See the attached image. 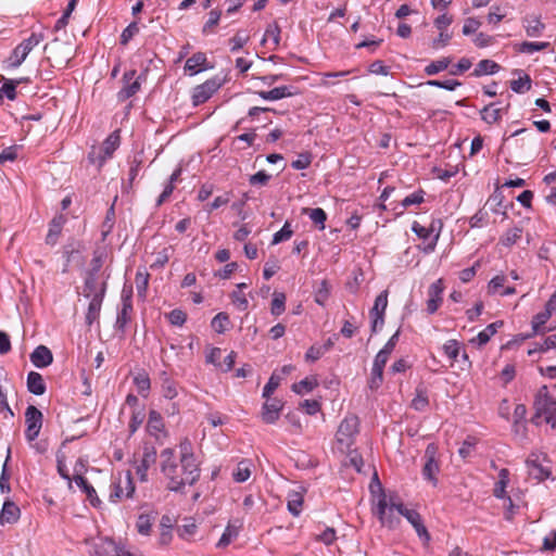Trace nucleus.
Returning <instances> with one entry per match:
<instances>
[{
  "label": "nucleus",
  "instance_id": "f257e3e1",
  "mask_svg": "<svg viewBox=\"0 0 556 556\" xmlns=\"http://www.w3.org/2000/svg\"><path fill=\"white\" fill-rule=\"evenodd\" d=\"M160 469L167 480L170 491H180L186 485L194 484L200 478V463L194 456L192 444L184 440L179 444V456L172 448H164L160 454Z\"/></svg>",
  "mask_w": 556,
  "mask_h": 556
},
{
  "label": "nucleus",
  "instance_id": "f03ea898",
  "mask_svg": "<svg viewBox=\"0 0 556 556\" xmlns=\"http://www.w3.org/2000/svg\"><path fill=\"white\" fill-rule=\"evenodd\" d=\"M401 507H405L395 493L387 494L380 490L375 496L374 511L383 526L394 528L399 525Z\"/></svg>",
  "mask_w": 556,
  "mask_h": 556
},
{
  "label": "nucleus",
  "instance_id": "7ed1b4c3",
  "mask_svg": "<svg viewBox=\"0 0 556 556\" xmlns=\"http://www.w3.org/2000/svg\"><path fill=\"white\" fill-rule=\"evenodd\" d=\"M534 415L532 422L536 426L549 425L556 428V395L549 393L546 386L540 388L534 400Z\"/></svg>",
  "mask_w": 556,
  "mask_h": 556
},
{
  "label": "nucleus",
  "instance_id": "20e7f679",
  "mask_svg": "<svg viewBox=\"0 0 556 556\" xmlns=\"http://www.w3.org/2000/svg\"><path fill=\"white\" fill-rule=\"evenodd\" d=\"M359 420L355 415H348L339 425L336 440L341 452H349L358 433Z\"/></svg>",
  "mask_w": 556,
  "mask_h": 556
},
{
  "label": "nucleus",
  "instance_id": "39448f33",
  "mask_svg": "<svg viewBox=\"0 0 556 556\" xmlns=\"http://www.w3.org/2000/svg\"><path fill=\"white\" fill-rule=\"evenodd\" d=\"M121 137L118 131H113L102 143L100 148H92L88 155L90 163L101 168L103 164L112 157L115 150L119 147Z\"/></svg>",
  "mask_w": 556,
  "mask_h": 556
},
{
  "label": "nucleus",
  "instance_id": "423d86ee",
  "mask_svg": "<svg viewBox=\"0 0 556 556\" xmlns=\"http://www.w3.org/2000/svg\"><path fill=\"white\" fill-rule=\"evenodd\" d=\"M135 492V484L130 471L117 473L111 484L110 501L116 503L130 498Z\"/></svg>",
  "mask_w": 556,
  "mask_h": 556
},
{
  "label": "nucleus",
  "instance_id": "0eeeda50",
  "mask_svg": "<svg viewBox=\"0 0 556 556\" xmlns=\"http://www.w3.org/2000/svg\"><path fill=\"white\" fill-rule=\"evenodd\" d=\"M43 39L42 34L33 33L28 38L17 45L9 58V66L17 68L26 60L30 51L37 47Z\"/></svg>",
  "mask_w": 556,
  "mask_h": 556
},
{
  "label": "nucleus",
  "instance_id": "6e6552de",
  "mask_svg": "<svg viewBox=\"0 0 556 556\" xmlns=\"http://www.w3.org/2000/svg\"><path fill=\"white\" fill-rule=\"evenodd\" d=\"M438 446L434 443L427 445L425 451V465L422 468V477L433 486L438 485L437 475L440 471V465L437 459Z\"/></svg>",
  "mask_w": 556,
  "mask_h": 556
},
{
  "label": "nucleus",
  "instance_id": "1a4fd4ad",
  "mask_svg": "<svg viewBox=\"0 0 556 556\" xmlns=\"http://www.w3.org/2000/svg\"><path fill=\"white\" fill-rule=\"evenodd\" d=\"M43 415L35 406L29 405L25 410V439L28 443H34L38 438L42 427Z\"/></svg>",
  "mask_w": 556,
  "mask_h": 556
},
{
  "label": "nucleus",
  "instance_id": "9d476101",
  "mask_svg": "<svg viewBox=\"0 0 556 556\" xmlns=\"http://www.w3.org/2000/svg\"><path fill=\"white\" fill-rule=\"evenodd\" d=\"M388 306V291H382L375 300L374 306L370 309L371 330L377 332L384 324V312Z\"/></svg>",
  "mask_w": 556,
  "mask_h": 556
},
{
  "label": "nucleus",
  "instance_id": "9b49d317",
  "mask_svg": "<svg viewBox=\"0 0 556 556\" xmlns=\"http://www.w3.org/2000/svg\"><path fill=\"white\" fill-rule=\"evenodd\" d=\"M141 76L136 78V71L131 70L125 72L123 75V88L117 93V99L121 102L126 101L127 99L135 96L141 87Z\"/></svg>",
  "mask_w": 556,
  "mask_h": 556
},
{
  "label": "nucleus",
  "instance_id": "f8f14e48",
  "mask_svg": "<svg viewBox=\"0 0 556 556\" xmlns=\"http://www.w3.org/2000/svg\"><path fill=\"white\" fill-rule=\"evenodd\" d=\"M401 509L400 515L406 518V520L414 527L419 539L425 543H428L430 541V535L424 525L420 514L417 510L407 507H401Z\"/></svg>",
  "mask_w": 556,
  "mask_h": 556
},
{
  "label": "nucleus",
  "instance_id": "ddd939ff",
  "mask_svg": "<svg viewBox=\"0 0 556 556\" xmlns=\"http://www.w3.org/2000/svg\"><path fill=\"white\" fill-rule=\"evenodd\" d=\"M509 482V471L506 468H503L498 472V481L495 483L494 486V496L497 498H504L507 502L506 508V518L511 519L513 513H514V504L510 497L506 496V488Z\"/></svg>",
  "mask_w": 556,
  "mask_h": 556
},
{
  "label": "nucleus",
  "instance_id": "4468645a",
  "mask_svg": "<svg viewBox=\"0 0 556 556\" xmlns=\"http://www.w3.org/2000/svg\"><path fill=\"white\" fill-rule=\"evenodd\" d=\"M219 88V84L215 79H210L194 88L192 93L193 104L200 105L206 102Z\"/></svg>",
  "mask_w": 556,
  "mask_h": 556
},
{
  "label": "nucleus",
  "instance_id": "2eb2a0df",
  "mask_svg": "<svg viewBox=\"0 0 556 556\" xmlns=\"http://www.w3.org/2000/svg\"><path fill=\"white\" fill-rule=\"evenodd\" d=\"M400 331L397 330L383 345V348L377 353L374 364L375 371L378 375L380 370H383L391 353L393 352L397 341H399Z\"/></svg>",
  "mask_w": 556,
  "mask_h": 556
},
{
  "label": "nucleus",
  "instance_id": "dca6fc26",
  "mask_svg": "<svg viewBox=\"0 0 556 556\" xmlns=\"http://www.w3.org/2000/svg\"><path fill=\"white\" fill-rule=\"evenodd\" d=\"M444 286L442 279H438L428 289L427 312L434 314L442 304Z\"/></svg>",
  "mask_w": 556,
  "mask_h": 556
},
{
  "label": "nucleus",
  "instance_id": "f3484780",
  "mask_svg": "<svg viewBox=\"0 0 556 556\" xmlns=\"http://www.w3.org/2000/svg\"><path fill=\"white\" fill-rule=\"evenodd\" d=\"M283 408V403L278 399L267 400L262 407V419L266 424H275Z\"/></svg>",
  "mask_w": 556,
  "mask_h": 556
},
{
  "label": "nucleus",
  "instance_id": "a211bd4d",
  "mask_svg": "<svg viewBox=\"0 0 556 556\" xmlns=\"http://www.w3.org/2000/svg\"><path fill=\"white\" fill-rule=\"evenodd\" d=\"M156 451L154 447H144L142 458L136 468V473L140 481L144 482L148 480V470L156 462Z\"/></svg>",
  "mask_w": 556,
  "mask_h": 556
},
{
  "label": "nucleus",
  "instance_id": "6ab92c4d",
  "mask_svg": "<svg viewBox=\"0 0 556 556\" xmlns=\"http://www.w3.org/2000/svg\"><path fill=\"white\" fill-rule=\"evenodd\" d=\"M527 467L529 475L539 481L545 480L551 476L549 468L541 463L540 456L536 454L530 455L527 459Z\"/></svg>",
  "mask_w": 556,
  "mask_h": 556
},
{
  "label": "nucleus",
  "instance_id": "aec40b11",
  "mask_svg": "<svg viewBox=\"0 0 556 556\" xmlns=\"http://www.w3.org/2000/svg\"><path fill=\"white\" fill-rule=\"evenodd\" d=\"M30 362L37 368H45L52 364V352L46 345H38L30 354Z\"/></svg>",
  "mask_w": 556,
  "mask_h": 556
},
{
  "label": "nucleus",
  "instance_id": "412c9836",
  "mask_svg": "<svg viewBox=\"0 0 556 556\" xmlns=\"http://www.w3.org/2000/svg\"><path fill=\"white\" fill-rule=\"evenodd\" d=\"M20 514L18 506L7 496L0 510V523H14L18 520Z\"/></svg>",
  "mask_w": 556,
  "mask_h": 556
},
{
  "label": "nucleus",
  "instance_id": "4be33fe9",
  "mask_svg": "<svg viewBox=\"0 0 556 556\" xmlns=\"http://www.w3.org/2000/svg\"><path fill=\"white\" fill-rule=\"evenodd\" d=\"M263 100L266 101H277L283 98L292 97L295 94L294 88L290 86H280L276 87L268 91H257L256 92Z\"/></svg>",
  "mask_w": 556,
  "mask_h": 556
},
{
  "label": "nucleus",
  "instance_id": "5701e85b",
  "mask_svg": "<svg viewBox=\"0 0 556 556\" xmlns=\"http://www.w3.org/2000/svg\"><path fill=\"white\" fill-rule=\"evenodd\" d=\"M160 380L161 392L166 400H174L178 396V383L166 371L160 374Z\"/></svg>",
  "mask_w": 556,
  "mask_h": 556
},
{
  "label": "nucleus",
  "instance_id": "b1692460",
  "mask_svg": "<svg viewBox=\"0 0 556 556\" xmlns=\"http://www.w3.org/2000/svg\"><path fill=\"white\" fill-rule=\"evenodd\" d=\"M425 194L426 192L422 189H419L412 194L405 197L402 202L393 207V211H395L396 216H401L404 212V210L408 208L413 205H419L425 201Z\"/></svg>",
  "mask_w": 556,
  "mask_h": 556
},
{
  "label": "nucleus",
  "instance_id": "393cba45",
  "mask_svg": "<svg viewBox=\"0 0 556 556\" xmlns=\"http://www.w3.org/2000/svg\"><path fill=\"white\" fill-rule=\"evenodd\" d=\"M99 292H101V298H104L105 283L100 282L93 274H90L85 280L84 295L92 299L94 295H98Z\"/></svg>",
  "mask_w": 556,
  "mask_h": 556
},
{
  "label": "nucleus",
  "instance_id": "a878e982",
  "mask_svg": "<svg viewBox=\"0 0 556 556\" xmlns=\"http://www.w3.org/2000/svg\"><path fill=\"white\" fill-rule=\"evenodd\" d=\"M503 325L502 321H495L488 325L483 330H481L476 337L470 339V343L480 348L486 344L490 339L497 332V329Z\"/></svg>",
  "mask_w": 556,
  "mask_h": 556
},
{
  "label": "nucleus",
  "instance_id": "bb28decb",
  "mask_svg": "<svg viewBox=\"0 0 556 556\" xmlns=\"http://www.w3.org/2000/svg\"><path fill=\"white\" fill-rule=\"evenodd\" d=\"M241 525L237 521L235 522H228L224 533L222 534L219 541L217 542L216 546L218 548H225L227 547L235 539L238 538L240 532Z\"/></svg>",
  "mask_w": 556,
  "mask_h": 556
},
{
  "label": "nucleus",
  "instance_id": "cd10ccee",
  "mask_svg": "<svg viewBox=\"0 0 556 556\" xmlns=\"http://www.w3.org/2000/svg\"><path fill=\"white\" fill-rule=\"evenodd\" d=\"M27 389L35 395H42L46 392V383L39 372L30 371L27 375Z\"/></svg>",
  "mask_w": 556,
  "mask_h": 556
},
{
  "label": "nucleus",
  "instance_id": "c85d7f7f",
  "mask_svg": "<svg viewBox=\"0 0 556 556\" xmlns=\"http://www.w3.org/2000/svg\"><path fill=\"white\" fill-rule=\"evenodd\" d=\"M134 384L138 393L147 399L151 389V380L149 375L144 370L138 371L132 378Z\"/></svg>",
  "mask_w": 556,
  "mask_h": 556
},
{
  "label": "nucleus",
  "instance_id": "c756f323",
  "mask_svg": "<svg viewBox=\"0 0 556 556\" xmlns=\"http://www.w3.org/2000/svg\"><path fill=\"white\" fill-rule=\"evenodd\" d=\"M206 60V55L203 52L194 53L186 61L185 70L188 71L191 75L198 74L199 72L205 70Z\"/></svg>",
  "mask_w": 556,
  "mask_h": 556
},
{
  "label": "nucleus",
  "instance_id": "7c9ffc66",
  "mask_svg": "<svg viewBox=\"0 0 556 556\" xmlns=\"http://www.w3.org/2000/svg\"><path fill=\"white\" fill-rule=\"evenodd\" d=\"M65 217L63 215H59L54 217L49 226V231L46 237V242L48 244L54 245L58 241L59 235L64 226Z\"/></svg>",
  "mask_w": 556,
  "mask_h": 556
},
{
  "label": "nucleus",
  "instance_id": "2f4dec72",
  "mask_svg": "<svg viewBox=\"0 0 556 556\" xmlns=\"http://www.w3.org/2000/svg\"><path fill=\"white\" fill-rule=\"evenodd\" d=\"M501 66L492 60H481L472 72V76L481 77L484 75H493L500 71Z\"/></svg>",
  "mask_w": 556,
  "mask_h": 556
},
{
  "label": "nucleus",
  "instance_id": "473e14b6",
  "mask_svg": "<svg viewBox=\"0 0 556 556\" xmlns=\"http://www.w3.org/2000/svg\"><path fill=\"white\" fill-rule=\"evenodd\" d=\"M523 27L529 37H540L545 29V25L535 16L526 17Z\"/></svg>",
  "mask_w": 556,
  "mask_h": 556
},
{
  "label": "nucleus",
  "instance_id": "72a5a7b5",
  "mask_svg": "<svg viewBox=\"0 0 556 556\" xmlns=\"http://www.w3.org/2000/svg\"><path fill=\"white\" fill-rule=\"evenodd\" d=\"M288 510L293 516H299L302 511V505H303V492L301 491H291L288 493Z\"/></svg>",
  "mask_w": 556,
  "mask_h": 556
},
{
  "label": "nucleus",
  "instance_id": "f704fd0d",
  "mask_svg": "<svg viewBox=\"0 0 556 556\" xmlns=\"http://www.w3.org/2000/svg\"><path fill=\"white\" fill-rule=\"evenodd\" d=\"M103 298H101V292L98 295H94L90 299L88 311L86 314V323L88 325H92V323L99 317L101 306H102Z\"/></svg>",
  "mask_w": 556,
  "mask_h": 556
},
{
  "label": "nucleus",
  "instance_id": "c9c22d12",
  "mask_svg": "<svg viewBox=\"0 0 556 556\" xmlns=\"http://www.w3.org/2000/svg\"><path fill=\"white\" fill-rule=\"evenodd\" d=\"M26 81L24 78L18 79H8L5 78L2 87L0 88V93L7 97L10 101H14L17 97L16 88L20 84Z\"/></svg>",
  "mask_w": 556,
  "mask_h": 556
},
{
  "label": "nucleus",
  "instance_id": "e433bc0d",
  "mask_svg": "<svg viewBox=\"0 0 556 556\" xmlns=\"http://www.w3.org/2000/svg\"><path fill=\"white\" fill-rule=\"evenodd\" d=\"M147 428L151 435L159 437V433L164 430V422L160 413L150 412Z\"/></svg>",
  "mask_w": 556,
  "mask_h": 556
},
{
  "label": "nucleus",
  "instance_id": "4c0bfd02",
  "mask_svg": "<svg viewBox=\"0 0 556 556\" xmlns=\"http://www.w3.org/2000/svg\"><path fill=\"white\" fill-rule=\"evenodd\" d=\"M303 214L304 215H307L309 217V219L318 226L319 230H324L326 225V220H327V214L326 212L320 208V207H315V208H303Z\"/></svg>",
  "mask_w": 556,
  "mask_h": 556
},
{
  "label": "nucleus",
  "instance_id": "58836bf2",
  "mask_svg": "<svg viewBox=\"0 0 556 556\" xmlns=\"http://www.w3.org/2000/svg\"><path fill=\"white\" fill-rule=\"evenodd\" d=\"M132 311V305L129 300L123 301V306L117 314L115 326L118 330L124 331L126 325L130 320V313Z\"/></svg>",
  "mask_w": 556,
  "mask_h": 556
},
{
  "label": "nucleus",
  "instance_id": "ea45409f",
  "mask_svg": "<svg viewBox=\"0 0 556 556\" xmlns=\"http://www.w3.org/2000/svg\"><path fill=\"white\" fill-rule=\"evenodd\" d=\"M252 464L250 460H241L237 468L233 470L232 477L236 482H245L251 477Z\"/></svg>",
  "mask_w": 556,
  "mask_h": 556
},
{
  "label": "nucleus",
  "instance_id": "a19ab883",
  "mask_svg": "<svg viewBox=\"0 0 556 556\" xmlns=\"http://www.w3.org/2000/svg\"><path fill=\"white\" fill-rule=\"evenodd\" d=\"M451 62V58H441L439 60L432 61L425 67V74L427 76L437 75L445 71L450 66Z\"/></svg>",
  "mask_w": 556,
  "mask_h": 556
},
{
  "label": "nucleus",
  "instance_id": "79ce46f5",
  "mask_svg": "<svg viewBox=\"0 0 556 556\" xmlns=\"http://www.w3.org/2000/svg\"><path fill=\"white\" fill-rule=\"evenodd\" d=\"M318 386L315 377H306L292 386V391L296 394H305L313 391Z\"/></svg>",
  "mask_w": 556,
  "mask_h": 556
},
{
  "label": "nucleus",
  "instance_id": "37998d69",
  "mask_svg": "<svg viewBox=\"0 0 556 556\" xmlns=\"http://www.w3.org/2000/svg\"><path fill=\"white\" fill-rule=\"evenodd\" d=\"M429 405L428 395L425 389L417 388L414 399L412 400V407L418 412H424Z\"/></svg>",
  "mask_w": 556,
  "mask_h": 556
},
{
  "label": "nucleus",
  "instance_id": "c03bdc74",
  "mask_svg": "<svg viewBox=\"0 0 556 556\" xmlns=\"http://www.w3.org/2000/svg\"><path fill=\"white\" fill-rule=\"evenodd\" d=\"M286 309V294L282 292H274L270 313L274 316H280Z\"/></svg>",
  "mask_w": 556,
  "mask_h": 556
},
{
  "label": "nucleus",
  "instance_id": "a18cd8bd",
  "mask_svg": "<svg viewBox=\"0 0 556 556\" xmlns=\"http://www.w3.org/2000/svg\"><path fill=\"white\" fill-rule=\"evenodd\" d=\"M330 296V285L327 280H321L315 290V302L324 306Z\"/></svg>",
  "mask_w": 556,
  "mask_h": 556
},
{
  "label": "nucleus",
  "instance_id": "49530a36",
  "mask_svg": "<svg viewBox=\"0 0 556 556\" xmlns=\"http://www.w3.org/2000/svg\"><path fill=\"white\" fill-rule=\"evenodd\" d=\"M552 316L553 315L549 314L545 308H544V311L534 315L532 318V321H531L532 329H533L534 333L543 332L545 330L544 329L545 324Z\"/></svg>",
  "mask_w": 556,
  "mask_h": 556
},
{
  "label": "nucleus",
  "instance_id": "de8ad7c7",
  "mask_svg": "<svg viewBox=\"0 0 556 556\" xmlns=\"http://www.w3.org/2000/svg\"><path fill=\"white\" fill-rule=\"evenodd\" d=\"M522 230L519 227L508 229L501 238V242L505 247L514 245L521 238Z\"/></svg>",
  "mask_w": 556,
  "mask_h": 556
},
{
  "label": "nucleus",
  "instance_id": "09e8293b",
  "mask_svg": "<svg viewBox=\"0 0 556 556\" xmlns=\"http://www.w3.org/2000/svg\"><path fill=\"white\" fill-rule=\"evenodd\" d=\"M510 88L516 93H525L531 88V79L528 75H523L518 79L511 80Z\"/></svg>",
  "mask_w": 556,
  "mask_h": 556
},
{
  "label": "nucleus",
  "instance_id": "8fccbe9b",
  "mask_svg": "<svg viewBox=\"0 0 556 556\" xmlns=\"http://www.w3.org/2000/svg\"><path fill=\"white\" fill-rule=\"evenodd\" d=\"M549 46L548 42H533V41H523L519 46V51L522 53L532 54L538 51H543L547 49Z\"/></svg>",
  "mask_w": 556,
  "mask_h": 556
},
{
  "label": "nucleus",
  "instance_id": "3c124183",
  "mask_svg": "<svg viewBox=\"0 0 556 556\" xmlns=\"http://www.w3.org/2000/svg\"><path fill=\"white\" fill-rule=\"evenodd\" d=\"M481 118L488 124L496 123L501 118V110L490 104L481 111Z\"/></svg>",
  "mask_w": 556,
  "mask_h": 556
},
{
  "label": "nucleus",
  "instance_id": "603ef678",
  "mask_svg": "<svg viewBox=\"0 0 556 556\" xmlns=\"http://www.w3.org/2000/svg\"><path fill=\"white\" fill-rule=\"evenodd\" d=\"M293 235V230L291 229V224L286 222L282 228L275 232L273 236L271 244H278L283 241H288Z\"/></svg>",
  "mask_w": 556,
  "mask_h": 556
},
{
  "label": "nucleus",
  "instance_id": "864d4df0",
  "mask_svg": "<svg viewBox=\"0 0 556 556\" xmlns=\"http://www.w3.org/2000/svg\"><path fill=\"white\" fill-rule=\"evenodd\" d=\"M507 278L504 275L493 277L488 285V292L490 294H500L504 290Z\"/></svg>",
  "mask_w": 556,
  "mask_h": 556
},
{
  "label": "nucleus",
  "instance_id": "5fc2aeb1",
  "mask_svg": "<svg viewBox=\"0 0 556 556\" xmlns=\"http://www.w3.org/2000/svg\"><path fill=\"white\" fill-rule=\"evenodd\" d=\"M426 85L453 91L457 87L462 86V83L458 80H455V79H446V80L431 79V80H428L426 83Z\"/></svg>",
  "mask_w": 556,
  "mask_h": 556
},
{
  "label": "nucleus",
  "instance_id": "6e6d98bb",
  "mask_svg": "<svg viewBox=\"0 0 556 556\" xmlns=\"http://www.w3.org/2000/svg\"><path fill=\"white\" fill-rule=\"evenodd\" d=\"M230 299L232 304L236 306L237 309L244 312L249 307V300L244 293L241 291H232L230 293Z\"/></svg>",
  "mask_w": 556,
  "mask_h": 556
},
{
  "label": "nucleus",
  "instance_id": "4d7b16f0",
  "mask_svg": "<svg viewBox=\"0 0 556 556\" xmlns=\"http://www.w3.org/2000/svg\"><path fill=\"white\" fill-rule=\"evenodd\" d=\"M280 382L281 377L276 374H273L263 389L262 396L268 400L270 395L276 391V389L280 386Z\"/></svg>",
  "mask_w": 556,
  "mask_h": 556
},
{
  "label": "nucleus",
  "instance_id": "13d9d810",
  "mask_svg": "<svg viewBox=\"0 0 556 556\" xmlns=\"http://www.w3.org/2000/svg\"><path fill=\"white\" fill-rule=\"evenodd\" d=\"M443 351L448 359L454 362L457 359L460 352L459 343L456 340H448L443 344Z\"/></svg>",
  "mask_w": 556,
  "mask_h": 556
},
{
  "label": "nucleus",
  "instance_id": "bf43d9fd",
  "mask_svg": "<svg viewBox=\"0 0 556 556\" xmlns=\"http://www.w3.org/2000/svg\"><path fill=\"white\" fill-rule=\"evenodd\" d=\"M228 324L229 316L226 313H218L212 319V328L218 333H223L226 330Z\"/></svg>",
  "mask_w": 556,
  "mask_h": 556
},
{
  "label": "nucleus",
  "instance_id": "052dcab7",
  "mask_svg": "<svg viewBox=\"0 0 556 556\" xmlns=\"http://www.w3.org/2000/svg\"><path fill=\"white\" fill-rule=\"evenodd\" d=\"M250 37L244 31H237V34L230 39L231 52L239 51L244 45L248 43Z\"/></svg>",
  "mask_w": 556,
  "mask_h": 556
},
{
  "label": "nucleus",
  "instance_id": "680f3d73",
  "mask_svg": "<svg viewBox=\"0 0 556 556\" xmlns=\"http://www.w3.org/2000/svg\"><path fill=\"white\" fill-rule=\"evenodd\" d=\"M267 40H271L275 48L278 47V45L280 42V28L276 23L269 25L266 28L263 41H267Z\"/></svg>",
  "mask_w": 556,
  "mask_h": 556
},
{
  "label": "nucleus",
  "instance_id": "e2e57ef3",
  "mask_svg": "<svg viewBox=\"0 0 556 556\" xmlns=\"http://www.w3.org/2000/svg\"><path fill=\"white\" fill-rule=\"evenodd\" d=\"M139 33V26L137 22L130 23L121 35V43L127 45L129 40Z\"/></svg>",
  "mask_w": 556,
  "mask_h": 556
},
{
  "label": "nucleus",
  "instance_id": "0e129e2a",
  "mask_svg": "<svg viewBox=\"0 0 556 556\" xmlns=\"http://www.w3.org/2000/svg\"><path fill=\"white\" fill-rule=\"evenodd\" d=\"M327 351L328 348H323L320 345H312L305 353V359L308 362H315L319 359Z\"/></svg>",
  "mask_w": 556,
  "mask_h": 556
},
{
  "label": "nucleus",
  "instance_id": "69168bd1",
  "mask_svg": "<svg viewBox=\"0 0 556 556\" xmlns=\"http://www.w3.org/2000/svg\"><path fill=\"white\" fill-rule=\"evenodd\" d=\"M136 526L140 534L148 535L151 531L152 522L148 515H140Z\"/></svg>",
  "mask_w": 556,
  "mask_h": 556
},
{
  "label": "nucleus",
  "instance_id": "338daca9",
  "mask_svg": "<svg viewBox=\"0 0 556 556\" xmlns=\"http://www.w3.org/2000/svg\"><path fill=\"white\" fill-rule=\"evenodd\" d=\"M219 18H220V13L216 10H212L208 13V18L203 26V29H202L203 34H210L212 31V28L218 24Z\"/></svg>",
  "mask_w": 556,
  "mask_h": 556
},
{
  "label": "nucleus",
  "instance_id": "774afa93",
  "mask_svg": "<svg viewBox=\"0 0 556 556\" xmlns=\"http://www.w3.org/2000/svg\"><path fill=\"white\" fill-rule=\"evenodd\" d=\"M187 315L181 309H173L168 314V320L174 326H182L186 323Z\"/></svg>",
  "mask_w": 556,
  "mask_h": 556
}]
</instances>
